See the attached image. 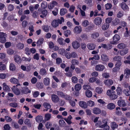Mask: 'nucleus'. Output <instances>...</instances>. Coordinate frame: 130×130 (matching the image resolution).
Here are the masks:
<instances>
[{"label":"nucleus","mask_w":130,"mask_h":130,"mask_svg":"<svg viewBox=\"0 0 130 130\" xmlns=\"http://www.w3.org/2000/svg\"><path fill=\"white\" fill-rule=\"evenodd\" d=\"M39 73L42 76L45 75L47 74L45 69L43 68L40 69Z\"/></svg>","instance_id":"e433bc0d"},{"label":"nucleus","mask_w":130,"mask_h":130,"mask_svg":"<svg viewBox=\"0 0 130 130\" xmlns=\"http://www.w3.org/2000/svg\"><path fill=\"white\" fill-rule=\"evenodd\" d=\"M115 105L112 103H109L107 106V108L109 110H112L115 108Z\"/></svg>","instance_id":"c756f323"},{"label":"nucleus","mask_w":130,"mask_h":130,"mask_svg":"<svg viewBox=\"0 0 130 130\" xmlns=\"http://www.w3.org/2000/svg\"><path fill=\"white\" fill-rule=\"evenodd\" d=\"M124 74L126 78H128L130 75V69L127 68L126 69L124 70Z\"/></svg>","instance_id":"5701e85b"},{"label":"nucleus","mask_w":130,"mask_h":130,"mask_svg":"<svg viewBox=\"0 0 130 130\" xmlns=\"http://www.w3.org/2000/svg\"><path fill=\"white\" fill-rule=\"evenodd\" d=\"M71 80L72 82L74 83H76L78 82V78L76 76H74L72 77Z\"/></svg>","instance_id":"4d7b16f0"},{"label":"nucleus","mask_w":130,"mask_h":130,"mask_svg":"<svg viewBox=\"0 0 130 130\" xmlns=\"http://www.w3.org/2000/svg\"><path fill=\"white\" fill-rule=\"evenodd\" d=\"M9 105L12 107L14 108H16L18 106V104L16 102H13L10 103Z\"/></svg>","instance_id":"338daca9"},{"label":"nucleus","mask_w":130,"mask_h":130,"mask_svg":"<svg viewBox=\"0 0 130 130\" xmlns=\"http://www.w3.org/2000/svg\"><path fill=\"white\" fill-rule=\"evenodd\" d=\"M118 105L119 106L121 107H124L126 105L124 101L122 100H118Z\"/></svg>","instance_id":"4468645a"},{"label":"nucleus","mask_w":130,"mask_h":130,"mask_svg":"<svg viewBox=\"0 0 130 130\" xmlns=\"http://www.w3.org/2000/svg\"><path fill=\"white\" fill-rule=\"evenodd\" d=\"M35 120L37 122H40L43 120V117L41 116H38L36 117Z\"/></svg>","instance_id":"c9c22d12"},{"label":"nucleus","mask_w":130,"mask_h":130,"mask_svg":"<svg viewBox=\"0 0 130 130\" xmlns=\"http://www.w3.org/2000/svg\"><path fill=\"white\" fill-rule=\"evenodd\" d=\"M126 47V45L123 43H121L118 44L117 47L119 49H122L125 48Z\"/></svg>","instance_id":"ea45409f"},{"label":"nucleus","mask_w":130,"mask_h":130,"mask_svg":"<svg viewBox=\"0 0 130 130\" xmlns=\"http://www.w3.org/2000/svg\"><path fill=\"white\" fill-rule=\"evenodd\" d=\"M14 59L15 61L18 63H21L22 60L20 57L18 55H16L14 57Z\"/></svg>","instance_id":"f8f14e48"},{"label":"nucleus","mask_w":130,"mask_h":130,"mask_svg":"<svg viewBox=\"0 0 130 130\" xmlns=\"http://www.w3.org/2000/svg\"><path fill=\"white\" fill-rule=\"evenodd\" d=\"M93 113L95 114H99L101 112V110L99 108L95 107L93 109Z\"/></svg>","instance_id":"a878e982"},{"label":"nucleus","mask_w":130,"mask_h":130,"mask_svg":"<svg viewBox=\"0 0 130 130\" xmlns=\"http://www.w3.org/2000/svg\"><path fill=\"white\" fill-rule=\"evenodd\" d=\"M101 57L102 60L104 61H107L109 60L108 57L106 54H102Z\"/></svg>","instance_id":"2f4dec72"},{"label":"nucleus","mask_w":130,"mask_h":130,"mask_svg":"<svg viewBox=\"0 0 130 130\" xmlns=\"http://www.w3.org/2000/svg\"><path fill=\"white\" fill-rule=\"evenodd\" d=\"M90 24V23L87 20H85L82 22V25L84 27L88 26Z\"/></svg>","instance_id":"c85d7f7f"},{"label":"nucleus","mask_w":130,"mask_h":130,"mask_svg":"<svg viewBox=\"0 0 130 130\" xmlns=\"http://www.w3.org/2000/svg\"><path fill=\"white\" fill-rule=\"evenodd\" d=\"M57 3L56 2L53 1L48 4V8L50 9H52L55 6L57 5Z\"/></svg>","instance_id":"dca6fc26"},{"label":"nucleus","mask_w":130,"mask_h":130,"mask_svg":"<svg viewBox=\"0 0 130 130\" xmlns=\"http://www.w3.org/2000/svg\"><path fill=\"white\" fill-rule=\"evenodd\" d=\"M85 95L87 97L90 98L92 96V94L91 91L89 90H87L86 91Z\"/></svg>","instance_id":"58836bf2"},{"label":"nucleus","mask_w":130,"mask_h":130,"mask_svg":"<svg viewBox=\"0 0 130 130\" xmlns=\"http://www.w3.org/2000/svg\"><path fill=\"white\" fill-rule=\"evenodd\" d=\"M82 31V28L80 26H77L74 28L73 31L76 34H80Z\"/></svg>","instance_id":"423d86ee"},{"label":"nucleus","mask_w":130,"mask_h":130,"mask_svg":"<svg viewBox=\"0 0 130 130\" xmlns=\"http://www.w3.org/2000/svg\"><path fill=\"white\" fill-rule=\"evenodd\" d=\"M22 92L24 94H27L28 93H30L31 92L30 90H29L28 88L26 87H23L22 90Z\"/></svg>","instance_id":"cd10ccee"},{"label":"nucleus","mask_w":130,"mask_h":130,"mask_svg":"<svg viewBox=\"0 0 130 130\" xmlns=\"http://www.w3.org/2000/svg\"><path fill=\"white\" fill-rule=\"evenodd\" d=\"M43 85L42 83L38 82L36 86L39 89H41L43 88Z\"/></svg>","instance_id":"603ef678"},{"label":"nucleus","mask_w":130,"mask_h":130,"mask_svg":"<svg viewBox=\"0 0 130 130\" xmlns=\"http://www.w3.org/2000/svg\"><path fill=\"white\" fill-rule=\"evenodd\" d=\"M101 45L102 47L108 50L111 49L112 47V45L109 44L106 45V44H102Z\"/></svg>","instance_id":"f3484780"},{"label":"nucleus","mask_w":130,"mask_h":130,"mask_svg":"<svg viewBox=\"0 0 130 130\" xmlns=\"http://www.w3.org/2000/svg\"><path fill=\"white\" fill-rule=\"evenodd\" d=\"M57 94L59 96H60L62 98L65 97V95L62 92L60 91H58L57 92Z\"/></svg>","instance_id":"69168bd1"},{"label":"nucleus","mask_w":130,"mask_h":130,"mask_svg":"<svg viewBox=\"0 0 130 130\" xmlns=\"http://www.w3.org/2000/svg\"><path fill=\"white\" fill-rule=\"evenodd\" d=\"M16 67L14 64L13 63H11L9 65V69L12 71H14L16 70Z\"/></svg>","instance_id":"f704fd0d"},{"label":"nucleus","mask_w":130,"mask_h":130,"mask_svg":"<svg viewBox=\"0 0 130 130\" xmlns=\"http://www.w3.org/2000/svg\"><path fill=\"white\" fill-rule=\"evenodd\" d=\"M51 114L50 113H47L45 114L44 116V120L46 121H49L51 118Z\"/></svg>","instance_id":"72a5a7b5"},{"label":"nucleus","mask_w":130,"mask_h":130,"mask_svg":"<svg viewBox=\"0 0 130 130\" xmlns=\"http://www.w3.org/2000/svg\"><path fill=\"white\" fill-rule=\"evenodd\" d=\"M43 83L44 85L46 86H48L50 83V79L48 77H46L44 78Z\"/></svg>","instance_id":"7c9ffc66"},{"label":"nucleus","mask_w":130,"mask_h":130,"mask_svg":"<svg viewBox=\"0 0 130 130\" xmlns=\"http://www.w3.org/2000/svg\"><path fill=\"white\" fill-rule=\"evenodd\" d=\"M79 105L80 106L84 108H87L88 105L86 102L82 101L79 102Z\"/></svg>","instance_id":"aec40b11"},{"label":"nucleus","mask_w":130,"mask_h":130,"mask_svg":"<svg viewBox=\"0 0 130 130\" xmlns=\"http://www.w3.org/2000/svg\"><path fill=\"white\" fill-rule=\"evenodd\" d=\"M73 48L77 50L80 46L79 43L77 41L75 40L73 41L72 44Z\"/></svg>","instance_id":"0eeeda50"},{"label":"nucleus","mask_w":130,"mask_h":130,"mask_svg":"<svg viewBox=\"0 0 130 130\" xmlns=\"http://www.w3.org/2000/svg\"><path fill=\"white\" fill-rule=\"evenodd\" d=\"M51 98L52 101L54 103L58 102L59 100V98L58 96L55 94L51 95Z\"/></svg>","instance_id":"6e6552de"},{"label":"nucleus","mask_w":130,"mask_h":130,"mask_svg":"<svg viewBox=\"0 0 130 130\" xmlns=\"http://www.w3.org/2000/svg\"><path fill=\"white\" fill-rule=\"evenodd\" d=\"M32 94L34 98H37L39 95V92L38 91H35L32 92Z\"/></svg>","instance_id":"13d9d810"},{"label":"nucleus","mask_w":130,"mask_h":130,"mask_svg":"<svg viewBox=\"0 0 130 130\" xmlns=\"http://www.w3.org/2000/svg\"><path fill=\"white\" fill-rule=\"evenodd\" d=\"M118 125L115 122H112L111 123V127L112 129L114 130L115 128H117Z\"/></svg>","instance_id":"8fccbe9b"},{"label":"nucleus","mask_w":130,"mask_h":130,"mask_svg":"<svg viewBox=\"0 0 130 130\" xmlns=\"http://www.w3.org/2000/svg\"><path fill=\"white\" fill-rule=\"evenodd\" d=\"M18 86H20V84H18L16 86H13L11 88V89L13 92L17 95H19L20 93V90L17 88V87Z\"/></svg>","instance_id":"f03ea898"},{"label":"nucleus","mask_w":130,"mask_h":130,"mask_svg":"<svg viewBox=\"0 0 130 130\" xmlns=\"http://www.w3.org/2000/svg\"><path fill=\"white\" fill-rule=\"evenodd\" d=\"M17 48L19 50H21L23 49L24 47V44L23 43L19 42L16 45Z\"/></svg>","instance_id":"412c9836"},{"label":"nucleus","mask_w":130,"mask_h":130,"mask_svg":"<svg viewBox=\"0 0 130 130\" xmlns=\"http://www.w3.org/2000/svg\"><path fill=\"white\" fill-rule=\"evenodd\" d=\"M128 49L126 48L124 50H120L119 51V53L121 55L123 56L127 54L128 53Z\"/></svg>","instance_id":"393cba45"},{"label":"nucleus","mask_w":130,"mask_h":130,"mask_svg":"<svg viewBox=\"0 0 130 130\" xmlns=\"http://www.w3.org/2000/svg\"><path fill=\"white\" fill-rule=\"evenodd\" d=\"M112 32L109 30L105 31L104 33V36L107 38L109 37L111 34Z\"/></svg>","instance_id":"79ce46f5"},{"label":"nucleus","mask_w":130,"mask_h":130,"mask_svg":"<svg viewBox=\"0 0 130 130\" xmlns=\"http://www.w3.org/2000/svg\"><path fill=\"white\" fill-rule=\"evenodd\" d=\"M113 41L110 42V43L112 44H117V42L119 41L120 39V37L119 35L116 34L113 37Z\"/></svg>","instance_id":"7ed1b4c3"},{"label":"nucleus","mask_w":130,"mask_h":130,"mask_svg":"<svg viewBox=\"0 0 130 130\" xmlns=\"http://www.w3.org/2000/svg\"><path fill=\"white\" fill-rule=\"evenodd\" d=\"M115 93V91L112 90H108L106 92L107 95L111 100H115L117 98L118 96Z\"/></svg>","instance_id":"f257e3e1"},{"label":"nucleus","mask_w":130,"mask_h":130,"mask_svg":"<svg viewBox=\"0 0 130 130\" xmlns=\"http://www.w3.org/2000/svg\"><path fill=\"white\" fill-rule=\"evenodd\" d=\"M102 22V19L100 17L96 18L94 20V23L96 25H99L101 24Z\"/></svg>","instance_id":"1a4fd4ad"},{"label":"nucleus","mask_w":130,"mask_h":130,"mask_svg":"<svg viewBox=\"0 0 130 130\" xmlns=\"http://www.w3.org/2000/svg\"><path fill=\"white\" fill-rule=\"evenodd\" d=\"M121 8L124 10L128 11L129 8L127 5L125 3H122L120 5Z\"/></svg>","instance_id":"6ab92c4d"},{"label":"nucleus","mask_w":130,"mask_h":130,"mask_svg":"<svg viewBox=\"0 0 130 130\" xmlns=\"http://www.w3.org/2000/svg\"><path fill=\"white\" fill-rule=\"evenodd\" d=\"M96 46V45L95 44L92 43H88L87 45V48L88 49L90 50H94Z\"/></svg>","instance_id":"2eb2a0df"},{"label":"nucleus","mask_w":130,"mask_h":130,"mask_svg":"<svg viewBox=\"0 0 130 130\" xmlns=\"http://www.w3.org/2000/svg\"><path fill=\"white\" fill-rule=\"evenodd\" d=\"M81 87L82 86L81 85L77 84L75 85L74 88L76 91H79L80 90Z\"/></svg>","instance_id":"a19ab883"},{"label":"nucleus","mask_w":130,"mask_h":130,"mask_svg":"<svg viewBox=\"0 0 130 130\" xmlns=\"http://www.w3.org/2000/svg\"><path fill=\"white\" fill-rule=\"evenodd\" d=\"M67 12V10L66 9L63 8L60 10V14L61 15H64Z\"/></svg>","instance_id":"6e6d98bb"},{"label":"nucleus","mask_w":130,"mask_h":130,"mask_svg":"<svg viewBox=\"0 0 130 130\" xmlns=\"http://www.w3.org/2000/svg\"><path fill=\"white\" fill-rule=\"evenodd\" d=\"M52 124L51 122H46L45 124V126L47 129L50 128L52 126Z\"/></svg>","instance_id":"5fc2aeb1"},{"label":"nucleus","mask_w":130,"mask_h":130,"mask_svg":"<svg viewBox=\"0 0 130 130\" xmlns=\"http://www.w3.org/2000/svg\"><path fill=\"white\" fill-rule=\"evenodd\" d=\"M99 36V34L98 32H94L91 35V38L93 39H96Z\"/></svg>","instance_id":"b1692460"},{"label":"nucleus","mask_w":130,"mask_h":130,"mask_svg":"<svg viewBox=\"0 0 130 130\" xmlns=\"http://www.w3.org/2000/svg\"><path fill=\"white\" fill-rule=\"evenodd\" d=\"M51 25L54 28H56L59 25L58 21L57 20L55 19L52 22Z\"/></svg>","instance_id":"4be33fe9"},{"label":"nucleus","mask_w":130,"mask_h":130,"mask_svg":"<svg viewBox=\"0 0 130 130\" xmlns=\"http://www.w3.org/2000/svg\"><path fill=\"white\" fill-rule=\"evenodd\" d=\"M104 83L105 85L109 86L113 84V81L111 79H107L104 81Z\"/></svg>","instance_id":"ddd939ff"},{"label":"nucleus","mask_w":130,"mask_h":130,"mask_svg":"<svg viewBox=\"0 0 130 130\" xmlns=\"http://www.w3.org/2000/svg\"><path fill=\"white\" fill-rule=\"evenodd\" d=\"M58 43L60 45H63L65 44L63 43V40L62 38H59L57 40Z\"/></svg>","instance_id":"774afa93"},{"label":"nucleus","mask_w":130,"mask_h":130,"mask_svg":"<svg viewBox=\"0 0 130 130\" xmlns=\"http://www.w3.org/2000/svg\"><path fill=\"white\" fill-rule=\"evenodd\" d=\"M102 122L104 123L103 124V127L102 128H104L103 130H109L110 128L109 126L107 124V121L106 119L103 120Z\"/></svg>","instance_id":"9d476101"},{"label":"nucleus","mask_w":130,"mask_h":130,"mask_svg":"<svg viewBox=\"0 0 130 130\" xmlns=\"http://www.w3.org/2000/svg\"><path fill=\"white\" fill-rule=\"evenodd\" d=\"M109 24L105 23L103 24L102 26V29L103 30H106L109 28Z\"/></svg>","instance_id":"4c0bfd02"},{"label":"nucleus","mask_w":130,"mask_h":130,"mask_svg":"<svg viewBox=\"0 0 130 130\" xmlns=\"http://www.w3.org/2000/svg\"><path fill=\"white\" fill-rule=\"evenodd\" d=\"M112 5L110 3H107L105 5V9L106 10H108L111 8Z\"/></svg>","instance_id":"e2e57ef3"},{"label":"nucleus","mask_w":130,"mask_h":130,"mask_svg":"<svg viewBox=\"0 0 130 130\" xmlns=\"http://www.w3.org/2000/svg\"><path fill=\"white\" fill-rule=\"evenodd\" d=\"M7 34L3 32H0V42L2 43H4L6 41V37Z\"/></svg>","instance_id":"20e7f679"},{"label":"nucleus","mask_w":130,"mask_h":130,"mask_svg":"<svg viewBox=\"0 0 130 130\" xmlns=\"http://www.w3.org/2000/svg\"><path fill=\"white\" fill-rule=\"evenodd\" d=\"M3 89L4 91L8 92L10 91V89L9 87L5 83H4L3 84Z\"/></svg>","instance_id":"a211bd4d"},{"label":"nucleus","mask_w":130,"mask_h":130,"mask_svg":"<svg viewBox=\"0 0 130 130\" xmlns=\"http://www.w3.org/2000/svg\"><path fill=\"white\" fill-rule=\"evenodd\" d=\"M10 82L12 83L16 84L18 82V80L14 77H12L10 80Z\"/></svg>","instance_id":"de8ad7c7"},{"label":"nucleus","mask_w":130,"mask_h":130,"mask_svg":"<svg viewBox=\"0 0 130 130\" xmlns=\"http://www.w3.org/2000/svg\"><path fill=\"white\" fill-rule=\"evenodd\" d=\"M122 59L121 57L120 56H116L114 57L113 58V61L117 62L121 60Z\"/></svg>","instance_id":"3c124183"},{"label":"nucleus","mask_w":130,"mask_h":130,"mask_svg":"<svg viewBox=\"0 0 130 130\" xmlns=\"http://www.w3.org/2000/svg\"><path fill=\"white\" fill-rule=\"evenodd\" d=\"M116 91L117 94L119 95H121L122 92L121 88L120 87H118L117 88Z\"/></svg>","instance_id":"37998d69"},{"label":"nucleus","mask_w":130,"mask_h":130,"mask_svg":"<svg viewBox=\"0 0 130 130\" xmlns=\"http://www.w3.org/2000/svg\"><path fill=\"white\" fill-rule=\"evenodd\" d=\"M58 52L60 54L64 55H65V54H66V52L65 51L64 49L62 48L59 50Z\"/></svg>","instance_id":"864d4df0"},{"label":"nucleus","mask_w":130,"mask_h":130,"mask_svg":"<svg viewBox=\"0 0 130 130\" xmlns=\"http://www.w3.org/2000/svg\"><path fill=\"white\" fill-rule=\"evenodd\" d=\"M121 108L119 107H116V108L115 113L116 115L118 116H121L122 113L120 111Z\"/></svg>","instance_id":"bb28decb"},{"label":"nucleus","mask_w":130,"mask_h":130,"mask_svg":"<svg viewBox=\"0 0 130 130\" xmlns=\"http://www.w3.org/2000/svg\"><path fill=\"white\" fill-rule=\"evenodd\" d=\"M43 105L44 107L46 109L43 110V111H47L51 107V105L50 104L47 102H45L44 103Z\"/></svg>","instance_id":"9b49d317"},{"label":"nucleus","mask_w":130,"mask_h":130,"mask_svg":"<svg viewBox=\"0 0 130 130\" xmlns=\"http://www.w3.org/2000/svg\"><path fill=\"white\" fill-rule=\"evenodd\" d=\"M105 66L102 64H98L96 65L95 69L96 71H102L105 69Z\"/></svg>","instance_id":"39448f33"},{"label":"nucleus","mask_w":130,"mask_h":130,"mask_svg":"<svg viewBox=\"0 0 130 130\" xmlns=\"http://www.w3.org/2000/svg\"><path fill=\"white\" fill-rule=\"evenodd\" d=\"M63 34L66 37H68L71 34V32L70 30H68L64 31V32Z\"/></svg>","instance_id":"a18cd8bd"},{"label":"nucleus","mask_w":130,"mask_h":130,"mask_svg":"<svg viewBox=\"0 0 130 130\" xmlns=\"http://www.w3.org/2000/svg\"><path fill=\"white\" fill-rule=\"evenodd\" d=\"M96 92L98 94H101L103 91V88L100 87H97L95 89Z\"/></svg>","instance_id":"c03bdc74"},{"label":"nucleus","mask_w":130,"mask_h":130,"mask_svg":"<svg viewBox=\"0 0 130 130\" xmlns=\"http://www.w3.org/2000/svg\"><path fill=\"white\" fill-rule=\"evenodd\" d=\"M6 69V67L5 64H3L2 62H0V70H4Z\"/></svg>","instance_id":"680f3d73"},{"label":"nucleus","mask_w":130,"mask_h":130,"mask_svg":"<svg viewBox=\"0 0 130 130\" xmlns=\"http://www.w3.org/2000/svg\"><path fill=\"white\" fill-rule=\"evenodd\" d=\"M24 52L26 54L28 55H29L31 53L30 49L28 47H26L25 48Z\"/></svg>","instance_id":"0e129e2a"},{"label":"nucleus","mask_w":130,"mask_h":130,"mask_svg":"<svg viewBox=\"0 0 130 130\" xmlns=\"http://www.w3.org/2000/svg\"><path fill=\"white\" fill-rule=\"evenodd\" d=\"M72 64L74 65H78L79 64V62L76 59H73L71 61Z\"/></svg>","instance_id":"052dcab7"},{"label":"nucleus","mask_w":130,"mask_h":130,"mask_svg":"<svg viewBox=\"0 0 130 130\" xmlns=\"http://www.w3.org/2000/svg\"><path fill=\"white\" fill-rule=\"evenodd\" d=\"M47 10L45 9L42 11V15H40L41 18H44L47 15Z\"/></svg>","instance_id":"473e14b6"},{"label":"nucleus","mask_w":130,"mask_h":130,"mask_svg":"<svg viewBox=\"0 0 130 130\" xmlns=\"http://www.w3.org/2000/svg\"><path fill=\"white\" fill-rule=\"evenodd\" d=\"M102 124V122L101 121H99L95 123V125L98 127H99L101 128H102V127L103 126Z\"/></svg>","instance_id":"49530a36"},{"label":"nucleus","mask_w":130,"mask_h":130,"mask_svg":"<svg viewBox=\"0 0 130 130\" xmlns=\"http://www.w3.org/2000/svg\"><path fill=\"white\" fill-rule=\"evenodd\" d=\"M43 30L45 32H47L49 30V28L47 25H44L42 27Z\"/></svg>","instance_id":"bf43d9fd"},{"label":"nucleus","mask_w":130,"mask_h":130,"mask_svg":"<svg viewBox=\"0 0 130 130\" xmlns=\"http://www.w3.org/2000/svg\"><path fill=\"white\" fill-rule=\"evenodd\" d=\"M124 93L126 96H130V91L128 89H124L123 91Z\"/></svg>","instance_id":"09e8293b"}]
</instances>
